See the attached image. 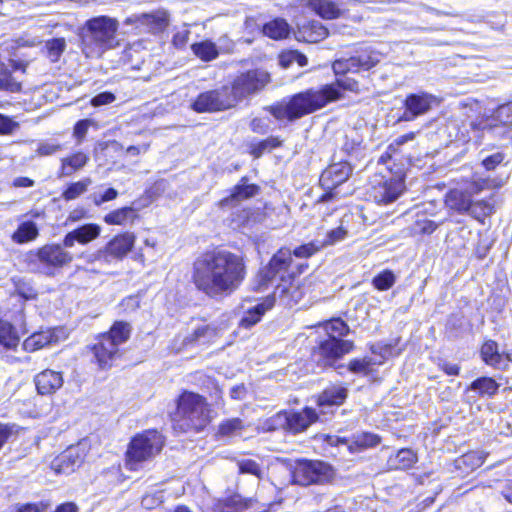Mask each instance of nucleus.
<instances>
[{
    "instance_id": "1",
    "label": "nucleus",
    "mask_w": 512,
    "mask_h": 512,
    "mask_svg": "<svg viewBox=\"0 0 512 512\" xmlns=\"http://www.w3.org/2000/svg\"><path fill=\"white\" fill-rule=\"evenodd\" d=\"M246 275L247 267L242 255L214 249L195 259L191 279L199 292L210 299L221 300L238 290Z\"/></svg>"
},
{
    "instance_id": "2",
    "label": "nucleus",
    "mask_w": 512,
    "mask_h": 512,
    "mask_svg": "<svg viewBox=\"0 0 512 512\" xmlns=\"http://www.w3.org/2000/svg\"><path fill=\"white\" fill-rule=\"evenodd\" d=\"M357 91L358 83L350 78L338 79L321 89H309L293 95L288 101L270 106L269 112L277 120L294 121L343 97L344 91Z\"/></svg>"
},
{
    "instance_id": "3",
    "label": "nucleus",
    "mask_w": 512,
    "mask_h": 512,
    "mask_svg": "<svg viewBox=\"0 0 512 512\" xmlns=\"http://www.w3.org/2000/svg\"><path fill=\"white\" fill-rule=\"evenodd\" d=\"M119 23L115 18L97 16L86 21L82 30V51L89 58H98L118 42Z\"/></svg>"
},
{
    "instance_id": "4",
    "label": "nucleus",
    "mask_w": 512,
    "mask_h": 512,
    "mask_svg": "<svg viewBox=\"0 0 512 512\" xmlns=\"http://www.w3.org/2000/svg\"><path fill=\"white\" fill-rule=\"evenodd\" d=\"M172 422L177 432L200 431L210 422L208 404L199 394L184 392L178 399Z\"/></svg>"
},
{
    "instance_id": "5",
    "label": "nucleus",
    "mask_w": 512,
    "mask_h": 512,
    "mask_svg": "<svg viewBox=\"0 0 512 512\" xmlns=\"http://www.w3.org/2000/svg\"><path fill=\"white\" fill-rule=\"evenodd\" d=\"M292 252L289 248H280L270 259L269 263L259 270L256 276L255 290H263L268 287L277 277L283 284L275 288L274 295L283 297L289 291L288 284H291L294 272H290L292 265Z\"/></svg>"
},
{
    "instance_id": "6",
    "label": "nucleus",
    "mask_w": 512,
    "mask_h": 512,
    "mask_svg": "<svg viewBox=\"0 0 512 512\" xmlns=\"http://www.w3.org/2000/svg\"><path fill=\"white\" fill-rule=\"evenodd\" d=\"M130 325L126 322H115L108 333L101 335L92 350L98 365L102 369L112 366L119 356V346L130 336Z\"/></svg>"
},
{
    "instance_id": "7",
    "label": "nucleus",
    "mask_w": 512,
    "mask_h": 512,
    "mask_svg": "<svg viewBox=\"0 0 512 512\" xmlns=\"http://www.w3.org/2000/svg\"><path fill=\"white\" fill-rule=\"evenodd\" d=\"M164 446L163 436L156 430H148L136 435L126 453V466L137 470L141 463L152 459Z\"/></svg>"
},
{
    "instance_id": "8",
    "label": "nucleus",
    "mask_w": 512,
    "mask_h": 512,
    "mask_svg": "<svg viewBox=\"0 0 512 512\" xmlns=\"http://www.w3.org/2000/svg\"><path fill=\"white\" fill-rule=\"evenodd\" d=\"M490 187V180L475 174L470 182L461 187L451 189L446 195V205L459 213L466 214L469 210L472 197Z\"/></svg>"
},
{
    "instance_id": "9",
    "label": "nucleus",
    "mask_w": 512,
    "mask_h": 512,
    "mask_svg": "<svg viewBox=\"0 0 512 512\" xmlns=\"http://www.w3.org/2000/svg\"><path fill=\"white\" fill-rule=\"evenodd\" d=\"M382 59V54L371 47H365L356 52L349 58L338 59L333 63L335 74H345L348 72L359 73L368 71L376 66Z\"/></svg>"
},
{
    "instance_id": "10",
    "label": "nucleus",
    "mask_w": 512,
    "mask_h": 512,
    "mask_svg": "<svg viewBox=\"0 0 512 512\" xmlns=\"http://www.w3.org/2000/svg\"><path fill=\"white\" fill-rule=\"evenodd\" d=\"M270 80V75L264 70H249L235 78L231 86H228V93L235 98V104L259 90Z\"/></svg>"
},
{
    "instance_id": "11",
    "label": "nucleus",
    "mask_w": 512,
    "mask_h": 512,
    "mask_svg": "<svg viewBox=\"0 0 512 512\" xmlns=\"http://www.w3.org/2000/svg\"><path fill=\"white\" fill-rule=\"evenodd\" d=\"M89 450L88 440L82 439L56 456L51 462V469L57 474H71L83 464Z\"/></svg>"
},
{
    "instance_id": "12",
    "label": "nucleus",
    "mask_w": 512,
    "mask_h": 512,
    "mask_svg": "<svg viewBox=\"0 0 512 512\" xmlns=\"http://www.w3.org/2000/svg\"><path fill=\"white\" fill-rule=\"evenodd\" d=\"M235 106V98L228 93V86L203 92L192 102L191 108L198 112H215Z\"/></svg>"
},
{
    "instance_id": "13",
    "label": "nucleus",
    "mask_w": 512,
    "mask_h": 512,
    "mask_svg": "<svg viewBox=\"0 0 512 512\" xmlns=\"http://www.w3.org/2000/svg\"><path fill=\"white\" fill-rule=\"evenodd\" d=\"M440 103V97L426 91L410 93L404 100V112L400 120L414 121L418 117L428 114L433 108L439 106Z\"/></svg>"
},
{
    "instance_id": "14",
    "label": "nucleus",
    "mask_w": 512,
    "mask_h": 512,
    "mask_svg": "<svg viewBox=\"0 0 512 512\" xmlns=\"http://www.w3.org/2000/svg\"><path fill=\"white\" fill-rule=\"evenodd\" d=\"M134 243L135 236L132 233L117 235L103 249L97 251L95 259L106 264L122 260L132 250Z\"/></svg>"
},
{
    "instance_id": "15",
    "label": "nucleus",
    "mask_w": 512,
    "mask_h": 512,
    "mask_svg": "<svg viewBox=\"0 0 512 512\" xmlns=\"http://www.w3.org/2000/svg\"><path fill=\"white\" fill-rule=\"evenodd\" d=\"M354 347V343L350 340H343L330 336L326 340L319 343L314 355L322 360L324 366L333 365L338 359L349 353Z\"/></svg>"
},
{
    "instance_id": "16",
    "label": "nucleus",
    "mask_w": 512,
    "mask_h": 512,
    "mask_svg": "<svg viewBox=\"0 0 512 512\" xmlns=\"http://www.w3.org/2000/svg\"><path fill=\"white\" fill-rule=\"evenodd\" d=\"M37 260L44 267L45 273L48 275L53 274V270L61 268L69 264L73 257L71 253L64 250V248L58 244H48L40 249L36 253Z\"/></svg>"
},
{
    "instance_id": "17",
    "label": "nucleus",
    "mask_w": 512,
    "mask_h": 512,
    "mask_svg": "<svg viewBox=\"0 0 512 512\" xmlns=\"http://www.w3.org/2000/svg\"><path fill=\"white\" fill-rule=\"evenodd\" d=\"M330 473V467L321 461L300 463L294 472V480L300 485H310L324 481Z\"/></svg>"
},
{
    "instance_id": "18",
    "label": "nucleus",
    "mask_w": 512,
    "mask_h": 512,
    "mask_svg": "<svg viewBox=\"0 0 512 512\" xmlns=\"http://www.w3.org/2000/svg\"><path fill=\"white\" fill-rule=\"evenodd\" d=\"M404 188L403 179L390 178L373 185L370 197L378 204L387 205L396 201L403 193Z\"/></svg>"
},
{
    "instance_id": "19",
    "label": "nucleus",
    "mask_w": 512,
    "mask_h": 512,
    "mask_svg": "<svg viewBox=\"0 0 512 512\" xmlns=\"http://www.w3.org/2000/svg\"><path fill=\"white\" fill-rule=\"evenodd\" d=\"M351 173L352 168L347 162L334 163L322 172L320 183L324 189L332 190L344 183Z\"/></svg>"
},
{
    "instance_id": "20",
    "label": "nucleus",
    "mask_w": 512,
    "mask_h": 512,
    "mask_svg": "<svg viewBox=\"0 0 512 512\" xmlns=\"http://www.w3.org/2000/svg\"><path fill=\"white\" fill-rule=\"evenodd\" d=\"M247 303L248 301L244 300L241 306L244 314L240 320V326L243 328H251L261 320L265 312L274 306V296H269L255 305H247Z\"/></svg>"
},
{
    "instance_id": "21",
    "label": "nucleus",
    "mask_w": 512,
    "mask_h": 512,
    "mask_svg": "<svg viewBox=\"0 0 512 512\" xmlns=\"http://www.w3.org/2000/svg\"><path fill=\"white\" fill-rule=\"evenodd\" d=\"M259 192V186L255 184H248L247 179L243 177L240 182L232 189L228 197L219 201V207L232 208L237 206L240 202L256 196Z\"/></svg>"
},
{
    "instance_id": "22",
    "label": "nucleus",
    "mask_w": 512,
    "mask_h": 512,
    "mask_svg": "<svg viewBox=\"0 0 512 512\" xmlns=\"http://www.w3.org/2000/svg\"><path fill=\"white\" fill-rule=\"evenodd\" d=\"M328 441L331 445H347L351 452H357L378 445L380 443V437L373 433L362 432L354 435L350 444H348V441L345 438L337 436L329 437Z\"/></svg>"
},
{
    "instance_id": "23",
    "label": "nucleus",
    "mask_w": 512,
    "mask_h": 512,
    "mask_svg": "<svg viewBox=\"0 0 512 512\" xmlns=\"http://www.w3.org/2000/svg\"><path fill=\"white\" fill-rule=\"evenodd\" d=\"M101 232L99 225L94 223L85 224L77 229L66 234L63 239V245L66 248L74 246L75 242L80 244H87L96 239Z\"/></svg>"
},
{
    "instance_id": "24",
    "label": "nucleus",
    "mask_w": 512,
    "mask_h": 512,
    "mask_svg": "<svg viewBox=\"0 0 512 512\" xmlns=\"http://www.w3.org/2000/svg\"><path fill=\"white\" fill-rule=\"evenodd\" d=\"M34 381L38 393L42 395L53 394L63 385L62 374L50 369L37 374Z\"/></svg>"
},
{
    "instance_id": "25",
    "label": "nucleus",
    "mask_w": 512,
    "mask_h": 512,
    "mask_svg": "<svg viewBox=\"0 0 512 512\" xmlns=\"http://www.w3.org/2000/svg\"><path fill=\"white\" fill-rule=\"evenodd\" d=\"M251 500L243 499L235 494L224 499L213 500L210 505H206V512H241L251 505Z\"/></svg>"
},
{
    "instance_id": "26",
    "label": "nucleus",
    "mask_w": 512,
    "mask_h": 512,
    "mask_svg": "<svg viewBox=\"0 0 512 512\" xmlns=\"http://www.w3.org/2000/svg\"><path fill=\"white\" fill-rule=\"evenodd\" d=\"M132 21V19H129ZM133 22L144 27L150 33L162 32L168 26V14L165 11H155L148 14L135 16Z\"/></svg>"
},
{
    "instance_id": "27",
    "label": "nucleus",
    "mask_w": 512,
    "mask_h": 512,
    "mask_svg": "<svg viewBox=\"0 0 512 512\" xmlns=\"http://www.w3.org/2000/svg\"><path fill=\"white\" fill-rule=\"evenodd\" d=\"M288 430L299 433L306 430L312 423L318 420L314 409L306 407L301 411L287 412Z\"/></svg>"
},
{
    "instance_id": "28",
    "label": "nucleus",
    "mask_w": 512,
    "mask_h": 512,
    "mask_svg": "<svg viewBox=\"0 0 512 512\" xmlns=\"http://www.w3.org/2000/svg\"><path fill=\"white\" fill-rule=\"evenodd\" d=\"M328 29L319 21H308L298 27L296 39L308 43H317L328 36Z\"/></svg>"
},
{
    "instance_id": "29",
    "label": "nucleus",
    "mask_w": 512,
    "mask_h": 512,
    "mask_svg": "<svg viewBox=\"0 0 512 512\" xmlns=\"http://www.w3.org/2000/svg\"><path fill=\"white\" fill-rule=\"evenodd\" d=\"M308 7L328 20L339 18L344 12L340 0H308Z\"/></svg>"
},
{
    "instance_id": "30",
    "label": "nucleus",
    "mask_w": 512,
    "mask_h": 512,
    "mask_svg": "<svg viewBox=\"0 0 512 512\" xmlns=\"http://www.w3.org/2000/svg\"><path fill=\"white\" fill-rule=\"evenodd\" d=\"M481 358L488 366L496 369L506 370L507 365L504 356L499 352L497 342L487 340L483 343L480 350Z\"/></svg>"
},
{
    "instance_id": "31",
    "label": "nucleus",
    "mask_w": 512,
    "mask_h": 512,
    "mask_svg": "<svg viewBox=\"0 0 512 512\" xmlns=\"http://www.w3.org/2000/svg\"><path fill=\"white\" fill-rule=\"evenodd\" d=\"M486 456L484 451H470L455 460V468L462 475L469 474L484 463Z\"/></svg>"
},
{
    "instance_id": "32",
    "label": "nucleus",
    "mask_w": 512,
    "mask_h": 512,
    "mask_svg": "<svg viewBox=\"0 0 512 512\" xmlns=\"http://www.w3.org/2000/svg\"><path fill=\"white\" fill-rule=\"evenodd\" d=\"M418 461L417 454L409 449L402 448L387 459V467L391 470H406Z\"/></svg>"
},
{
    "instance_id": "33",
    "label": "nucleus",
    "mask_w": 512,
    "mask_h": 512,
    "mask_svg": "<svg viewBox=\"0 0 512 512\" xmlns=\"http://www.w3.org/2000/svg\"><path fill=\"white\" fill-rule=\"evenodd\" d=\"M347 388L333 385L326 388L318 397L319 406L341 405L347 398Z\"/></svg>"
},
{
    "instance_id": "34",
    "label": "nucleus",
    "mask_w": 512,
    "mask_h": 512,
    "mask_svg": "<svg viewBox=\"0 0 512 512\" xmlns=\"http://www.w3.org/2000/svg\"><path fill=\"white\" fill-rule=\"evenodd\" d=\"M262 32L273 40H282L289 36L290 26L285 19L274 18L263 25Z\"/></svg>"
},
{
    "instance_id": "35",
    "label": "nucleus",
    "mask_w": 512,
    "mask_h": 512,
    "mask_svg": "<svg viewBox=\"0 0 512 512\" xmlns=\"http://www.w3.org/2000/svg\"><path fill=\"white\" fill-rule=\"evenodd\" d=\"M55 341L54 332L51 329L33 333L23 342L24 350L34 352Z\"/></svg>"
},
{
    "instance_id": "36",
    "label": "nucleus",
    "mask_w": 512,
    "mask_h": 512,
    "mask_svg": "<svg viewBox=\"0 0 512 512\" xmlns=\"http://www.w3.org/2000/svg\"><path fill=\"white\" fill-rule=\"evenodd\" d=\"M89 161V156L78 151L71 156L61 160V176H71L74 172L82 169Z\"/></svg>"
},
{
    "instance_id": "37",
    "label": "nucleus",
    "mask_w": 512,
    "mask_h": 512,
    "mask_svg": "<svg viewBox=\"0 0 512 512\" xmlns=\"http://www.w3.org/2000/svg\"><path fill=\"white\" fill-rule=\"evenodd\" d=\"M216 335V328L211 325H202L186 336L183 343L184 345L206 344L213 340Z\"/></svg>"
},
{
    "instance_id": "38",
    "label": "nucleus",
    "mask_w": 512,
    "mask_h": 512,
    "mask_svg": "<svg viewBox=\"0 0 512 512\" xmlns=\"http://www.w3.org/2000/svg\"><path fill=\"white\" fill-rule=\"evenodd\" d=\"M495 211V200L494 196L489 197L485 200L471 202L469 210L466 214L472 216L476 220L483 222V219L491 215Z\"/></svg>"
},
{
    "instance_id": "39",
    "label": "nucleus",
    "mask_w": 512,
    "mask_h": 512,
    "mask_svg": "<svg viewBox=\"0 0 512 512\" xmlns=\"http://www.w3.org/2000/svg\"><path fill=\"white\" fill-rule=\"evenodd\" d=\"M498 389L499 384L493 378L480 377L470 384L467 391L477 392L481 397H492L498 392Z\"/></svg>"
},
{
    "instance_id": "40",
    "label": "nucleus",
    "mask_w": 512,
    "mask_h": 512,
    "mask_svg": "<svg viewBox=\"0 0 512 512\" xmlns=\"http://www.w3.org/2000/svg\"><path fill=\"white\" fill-rule=\"evenodd\" d=\"M191 50L196 57L204 62H210L219 56L216 44L210 40H203L192 44Z\"/></svg>"
},
{
    "instance_id": "41",
    "label": "nucleus",
    "mask_w": 512,
    "mask_h": 512,
    "mask_svg": "<svg viewBox=\"0 0 512 512\" xmlns=\"http://www.w3.org/2000/svg\"><path fill=\"white\" fill-rule=\"evenodd\" d=\"M38 236V228L33 221L22 222L13 233L12 239L16 243H26Z\"/></svg>"
},
{
    "instance_id": "42",
    "label": "nucleus",
    "mask_w": 512,
    "mask_h": 512,
    "mask_svg": "<svg viewBox=\"0 0 512 512\" xmlns=\"http://www.w3.org/2000/svg\"><path fill=\"white\" fill-rule=\"evenodd\" d=\"M238 471L241 474H249L255 476L257 479H263L265 475L264 468L261 463L250 458H240L236 460Z\"/></svg>"
},
{
    "instance_id": "43",
    "label": "nucleus",
    "mask_w": 512,
    "mask_h": 512,
    "mask_svg": "<svg viewBox=\"0 0 512 512\" xmlns=\"http://www.w3.org/2000/svg\"><path fill=\"white\" fill-rule=\"evenodd\" d=\"M19 344V336L14 327L6 321L0 320V345L6 349H13Z\"/></svg>"
},
{
    "instance_id": "44",
    "label": "nucleus",
    "mask_w": 512,
    "mask_h": 512,
    "mask_svg": "<svg viewBox=\"0 0 512 512\" xmlns=\"http://www.w3.org/2000/svg\"><path fill=\"white\" fill-rule=\"evenodd\" d=\"M244 423L240 418L223 420L218 427V434L224 437H235L241 435Z\"/></svg>"
},
{
    "instance_id": "45",
    "label": "nucleus",
    "mask_w": 512,
    "mask_h": 512,
    "mask_svg": "<svg viewBox=\"0 0 512 512\" xmlns=\"http://www.w3.org/2000/svg\"><path fill=\"white\" fill-rule=\"evenodd\" d=\"M141 48V42H135L124 50L125 61L134 69H140V65L144 62V56L147 54V52L141 53Z\"/></svg>"
},
{
    "instance_id": "46",
    "label": "nucleus",
    "mask_w": 512,
    "mask_h": 512,
    "mask_svg": "<svg viewBox=\"0 0 512 512\" xmlns=\"http://www.w3.org/2000/svg\"><path fill=\"white\" fill-rule=\"evenodd\" d=\"M22 90V83L12 73L4 69L0 72V91L8 93H19Z\"/></svg>"
},
{
    "instance_id": "47",
    "label": "nucleus",
    "mask_w": 512,
    "mask_h": 512,
    "mask_svg": "<svg viewBox=\"0 0 512 512\" xmlns=\"http://www.w3.org/2000/svg\"><path fill=\"white\" fill-rule=\"evenodd\" d=\"M133 213L131 207H123L105 215L104 221L109 225H124L133 217Z\"/></svg>"
},
{
    "instance_id": "48",
    "label": "nucleus",
    "mask_w": 512,
    "mask_h": 512,
    "mask_svg": "<svg viewBox=\"0 0 512 512\" xmlns=\"http://www.w3.org/2000/svg\"><path fill=\"white\" fill-rule=\"evenodd\" d=\"M92 180L90 178H84L81 181L71 183L67 189L62 193L63 199L66 201L74 200L80 195L85 193L88 187L91 185Z\"/></svg>"
},
{
    "instance_id": "49",
    "label": "nucleus",
    "mask_w": 512,
    "mask_h": 512,
    "mask_svg": "<svg viewBox=\"0 0 512 512\" xmlns=\"http://www.w3.org/2000/svg\"><path fill=\"white\" fill-rule=\"evenodd\" d=\"M323 328L328 334V337L335 335L336 338L346 336L350 331L349 326L340 318L325 322Z\"/></svg>"
},
{
    "instance_id": "50",
    "label": "nucleus",
    "mask_w": 512,
    "mask_h": 512,
    "mask_svg": "<svg viewBox=\"0 0 512 512\" xmlns=\"http://www.w3.org/2000/svg\"><path fill=\"white\" fill-rule=\"evenodd\" d=\"M396 282L395 274L391 270H384L372 279V285L379 291L390 289Z\"/></svg>"
},
{
    "instance_id": "51",
    "label": "nucleus",
    "mask_w": 512,
    "mask_h": 512,
    "mask_svg": "<svg viewBox=\"0 0 512 512\" xmlns=\"http://www.w3.org/2000/svg\"><path fill=\"white\" fill-rule=\"evenodd\" d=\"M65 48L66 42L63 38H54L46 43L47 54L52 62L59 60Z\"/></svg>"
},
{
    "instance_id": "52",
    "label": "nucleus",
    "mask_w": 512,
    "mask_h": 512,
    "mask_svg": "<svg viewBox=\"0 0 512 512\" xmlns=\"http://www.w3.org/2000/svg\"><path fill=\"white\" fill-rule=\"evenodd\" d=\"M264 427L267 430L286 429L288 430L287 412L281 411L265 421Z\"/></svg>"
},
{
    "instance_id": "53",
    "label": "nucleus",
    "mask_w": 512,
    "mask_h": 512,
    "mask_svg": "<svg viewBox=\"0 0 512 512\" xmlns=\"http://www.w3.org/2000/svg\"><path fill=\"white\" fill-rule=\"evenodd\" d=\"M322 248L320 242L312 241L295 248L292 252L297 258H309Z\"/></svg>"
},
{
    "instance_id": "54",
    "label": "nucleus",
    "mask_w": 512,
    "mask_h": 512,
    "mask_svg": "<svg viewBox=\"0 0 512 512\" xmlns=\"http://www.w3.org/2000/svg\"><path fill=\"white\" fill-rule=\"evenodd\" d=\"M492 117L505 125L512 124V101L499 105L493 112Z\"/></svg>"
},
{
    "instance_id": "55",
    "label": "nucleus",
    "mask_w": 512,
    "mask_h": 512,
    "mask_svg": "<svg viewBox=\"0 0 512 512\" xmlns=\"http://www.w3.org/2000/svg\"><path fill=\"white\" fill-rule=\"evenodd\" d=\"M164 497L162 491L147 493L142 497L141 505L147 510L154 509L163 503Z\"/></svg>"
},
{
    "instance_id": "56",
    "label": "nucleus",
    "mask_w": 512,
    "mask_h": 512,
    "mask_svg": "<svg viewBox=\"0 0 512 512\" xmlns=\"http://www.w3.org/2000/svg\"><path fill=\"white\" fill-rule=\"evenodd\" d=\"M372 364L371 358L353 359L349 362L348 369L352 373L367 374Z\"/></svg>"
},
{
    "instance_id": "57",
    "label": "nucleus",
    "mask_w": 512,
    "mask_h": 512,
    "mask_svg": "<svg viewBox=\"0 0 512 512\" xmlns=\"http://www.w3.org/2000/svg\"><path fill=\"white\" fill-rule=\"evenodd\" d=\"M19 127L18 122L9 116L0 113V134L8 135L13 133Z\"/></svg>"
},
{
    "instance_id": "58",
    "label": "nucleus",
    "mask_w": 512,
    "mask_h": 512,
    "mask_svg": "<svg viewBox=\"0 0 512 512\" xmlns=\"http://www.w3.org/2000/svg\"><path fill=\"white\" fill-rule=\"evenodd\" d=\"M346 233V230H344L342 227L333 229L328 232L326 240L321 242L320 245H322V248L327 245H333L336 242L343 240L346 236Z\"/></svg>"
},
{
    "instance_id": "59",
    "label": "nucleus",
    "mask_w": 512,
    "mask_h": 512,
    "mask_svg": "<svg viewBox=\"0 0 512 512\" xmlns=\"http://www.w3.org/2000/svg\"><path fill=\"white\" fill-rule=\"evenodd\" d=\"M91 124V121L88 119L79 120L73 130V135L77 139V143L81 144L83 139L85 138L88 128Z\"/></svg>"
},
{
    "instance_id": "60",
    "label": "nucleus",
    "mask_w": 512,
    "mask_h": 512,
    "mask_svg": "<svg viewBox=\"0 0 512 512\" xmlns=\"http://www.w3.org/2000/svg\"><path fill=\"white\" fill-rule=\"evenodd\" d=\"M118 196V191L114 188H108L102 194H94L93 202L96 206H100L105 202L116 199Z\"/></svg>"
},
{
    "instance_id": "61",
    "label": "nucleus",
    "mask_w": 512,
    "mask_h": 512,
    "mask_svg": "<svg viewBox=\"0 0 512 512\" xmlns=\"http://www.w3.org/2000/svg\"><path fill=\"white\" fill-rule=\"evenodd\" d=\"M115 99H116V97L113 93L106 91V92H102V93H99L96 96H94L91 99V104L94 107H99L102 105L110 104V103L114 102Z\"/></svg>"
},
{
    "instance_id": "62",
    "label": "nucleus",
    "mask_w": 512,
    "mask_h": 512,
    "mask_svg": "<svg viewBox=\"0 0 512 512\" xmlns=\"http://www.w3.org/2000/svg\"><path fill=\"white\" fill-rule=\"evenodd\" d=\"M61 145L53 142H41L37 148V154L40 156L52 155L61 150Z\"/></svg>"
},
{
    "instance_id": "63",
    "label": "nucleus",
    "mask_w": 512,
    "mask_h": 512,
    "mask_svg": "<svg viewBox=\"0 0 512 512\" xmlns=\"http://www.w3.org/2000/svg\"><path fill=\"white\" fill-rule=\"evenodd\" d=\"M190 31L188 29H182L177 31L172 38V43L177 49L185 47L189 40Z\"/></svg>"
},
{
    "instance_id": "64",
    "label": "nucleus",
    "mask_w": 512,
    "mask_h": 512,
    "mask_svg": "<svg viewBox=\"0 0 512 512\" xmlns=\"http://www.w3.org/2000/svg\"><path fill=\"white\" fill-rule=\"evenodd\" d=\"M504 159L503 154L501 153H495L491 156L486 157L482 161V165L486 170H493L496 168L497 165H499Z\"/></svg>"
}]
</instances>
